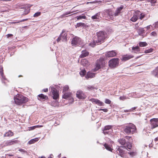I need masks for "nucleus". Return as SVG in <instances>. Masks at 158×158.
Instances as JSON below:
<instances>
[{
    "instance_id": "nucleus-8",
    "label": "nucleus",
    "mask_w": 158,
    "mask_h": 158,
    "mask_svg": "<svg viewBox=\"0 0 158 158\" xmlns=\"http://www.w3.org/2000/svg\"><path fill=\"white\" fill-rule=\"evenodd\" d=\"M76 96L77 98L80 99H84L86 97L85 94L81 90H78L77 92Z\"/></svg>"
},
{
    "instance_id": "nucleus-14",
    "label": "nucleus",
    "mask_w": 158,
    "mask_h": 158,
    "mask_svg": "<svg viewBox=\"0 0 158 158\" xmlns=\"http://www.w3.org/2000/svg\"><path fill=\"white\" fill-rule=\"evenodd\" d=\"M102 64V62L101 60H98L97 61L96 63L94 70L96 71L100 69Z\"/></svg>"
},
{
    "instance_id": "nucleus-19",
    "label": "nucleus",
    "mask_w": 158,
    "mask_h": 158,
    "mask_svg": "<svg viewBox=\"0 0 158 158\" xmlns=\"http://www.w3.org/2000/svg\"><path fill=\"white\" fill-rule=\"evenodd\" d=\"M123 6L121 5L120 7H118L117 8L115 12V16H118L119 14L121 13V11L123 9Z\"/></svg>"
},
{
    "instance_id": "nucleus-27",
    "label": "nucleus",
    "mask_w": 158,
    "mask_h": 158,
    "mask_svg": "<svg viewBox=\"0 0 158 158\" xmlns=\"http://www.w3.org/2000/svg\"><path fill=\"white\" fill-rule=\"evenodd\" d=\"M104 146L105 148L108 151L112 152L113 149L112 148L111 146L110 145H108L107 143H105Z\"/></svg>"
},
{
    "instance_id": "nucleus-10",
    "label": "nucleus",
    "mask_w": 158,
    "mask_h": 158,
    "mask_svg": "<svg viewBox=\"0 0 158 158\" xmlns=\"http://www.w3.org/2000/svg\"><path fill=\"white\" fill-rule=\"evenodd\" d=\"M90 101L93 103H94L99 106H102L104 105V103L98 99L92 98L90 99Z\"/></svg>"
},
{
    "instance_id": "nucleus-63",
    "label": "nucleus",
    "mask_w": 158,
    "mask_h": 158,
    "mask_svg": "<svg viewBox=\"0 0 158 158\" xmlns=\"http://www.w3.org/2000/svg\"><path fill=\"white\" fill-rule=\"evenodd\" d=\"M36 126V127H43V125H38Z\"/></svg>"
},
{
    "instance_id": "nucleus-34",
    "label": "nucleus",
    "mask_w": 158,
    "mask_h": 158,
    "mask_svg": "<svg viewBox=\"0 0 158 158\" xmlns=\"http://www.w3.org/2000/svg\"><path fill=\"white\" fill-rule=\"evenodd\" d=\"M24 12L22 14L23 15L27 14L30 11V9L29 7L24 9Z\"/></svg>"
},
{
    "instance_id": "nucleus-15",
    "label": "nucleus",
    "mask_w": 158,
    "mask_h": 158,
    "mask_svg": "<svg viewBox=\"0 0 158 158\" xmlns=\"http://www.w3.org/2000/svg\"><path fill=\"white\" fill-rule=\"evenodd\" d=\"M117 54V53L114 51H112L108 52L106 54V57H113L115 56Z\"/></svg>"
},
{
    "instance_id": "nucleus-40",
    "label": "nucleus",
    "mask_w": 158,
    "mask_h": 158,
    "mask_svg": "<svg viewBox=\"0 0 158 158\" xmlns=\"http://www.w3.org/2000/svg\"><path fill=\"white\" fill-rule=\"evenodd\" d=\"M148 2H150L151 5L153 6L155 5V3L156 2V0H148Z\"/></svg>"
},
{
    "instance_id": "nucleus-53",
    "label": "nucleus",
    "mask_w": 158,
    "mask_h": 158,
    "mask_svg": "<svg viewBox=\"0 0 158 158\" xmlns=\"http://www.w3.org/2000/svg\"><path fill=\"white\" fill-rule=\"evenodd\" d=\"M127 98L125 96H120L119 97L120 99L122 100H124Z\"/></svg>"
},
{
    "instance_id": "nucleus-57",
    "label": "nucleus",
    "mask_w": 158,
    "mask_h": 158,
    "mask_svg": "<svg viewBox=\"0 0 158 158\" xmlns=\"http://www.w3.org/2000/svg\"><path fill=\"white\" fill-rule=\"evenodd\" d=\"M27 19H22V20H21L20 21H19V22H15V23H19V22H23V21H27Z\"/></svg>"
},
{
    "instance_id": "nucleus-16",
    "label": "nucleus",
    "mask_w": 158,
    "mask_h": 158,
    "mask_svg": "<svg viewBox=\"0 0 158 158\" xmlns=\"http://www.w3.org/2000/svg\"><path fill=\"white\" fill-rule=\"evenodd\" d=\"M117 152L118 155L122 157H126V155L124 151L120 148H118L117 150Z\"/></svg>"
},
{
    "instance_id": "nucleus-39",
    "label": "nucleus",
    "mask_w": 158,
    "mask_h": 158,
    "mask_svg": "<svg viewBox=\"0 0 158 158\" xmlns=\"http://www.w3.org/2000/svg\"><path fill=\"white\" fill-rule=\"evenodd\" d=\"M86 73V71L85 69H82L80 72V74L81 77H83L85 74Z\"/></svg>"
},
{
    "instance_id": "nucleus-49",
    "label": "nucleus",
    "mask_w": 158,
    "mask_h": 158,
    "mask_svg": "<svg viewBox=\"0 0 158 158\" xmlns=\"http://www.w3.org/2000/svg\"><path fill=\"white\" fill-rule=\"evenodd\" d=\"M128 153L131 156L133 157L136 155V153L135 152H128Z\"/></svg>"
},
{
    "instance_id": "nucleus-41",
    "label": "nucleus",
    "mask_w": 158,
    "mask_h": 158,
    "mask_svg": "<svg viewBox=\"0 0 158 158\" xmlns=\"http://www.w3.org/2000/svg\"><path fill=\"white\" fill-rule=\"evenodd\" d=\"M87 89L89 90H92V89H97V88L96 87H94V86L89 85L87 87Z\"/></svg>"
},
{
    "instance_id": "nucleus-22",
    "label": "nucleus",
    "mask_w": 158,
    "mask_h": 158,
    "mask_svg": "<svg viewBox=\"0 0 158 158\" xmlns=\"http://www.w3.org/2000/svg\"><path fill=\"white\" fill-rule=\"evenodd\" d=\"M48 98V97L46 95H45L42 94H40L38 96V99L40 100L46 99Z\"/></svg>"
},
{
    "instance_id": "nucleus-36",
    "label": "nucleus",
    "mask_w": 158,
    "mask_h": 158,
    "mask_svg": "<svg viewBox=\"0 0 158 158\" xmlns=\"http://www.w3.org/2000/svg\"><path fill=\"white\" fill-rule=\"evenodd\" d=\"M103 131L102 133L105 135H110L111 134V132H112V130H110V131L107 130H102Z\"/></svg>"
},
{
    "instance_id": "nucleus-12",
    "label": "nucleus",
    "mask_w": 158,
    "mask_h": 158,
    "mask_svg": "<svg viewBox=\"0 0 158 158\" xmlns=\"http://www.w3.org/2000/svg\"><path fill=\"white\" fill-rule=\"evenodd\" d=\"M19 141L18 140L14 139L11 140L7 141L6 142L5 144L6 146H10L17 143Z\"/></svg>"
},
{
    "instance_id": "nucleus-29",
    "label": "nucleus",
    "mask_w": 158,
    "mask_h": 158,
    "mask_svg": "<svg viewBox=\"0 0 158 158\" xmlns=\"http://www.w3.org/2000/svg\"><path fill=\"white\" fill-rule=\"evenodd\" d=\"M39 139L38 138H36L34 139H31L28 142V144H31L34 143L35 142L37 141Z\"/></svg>"
},
{
    "instance_id": "nucleus-9",
    "label": "nucleus",
    "mask_w": 158,
    "mask_h": 158,
    "mask_svg": "<svg viewBox=\"0 0 158 158\" xmlns=\"http://www.w3.org/2000/svg\"><path fill=\"white\" fill-rule=\"evenodd\" d=\"M0 74L1 77V80L2 83H5L7 81L5 76L4 75L3 67L2 66H0Z\"/></svg>"
},
{
    "instance_id": "nucleus-30",
    "label": "nucleus",
    "mask_w": 158,
    "mask_h": 158,
    "mask_svg": "<svg viewBox=\"0 0 158 158\" xmlns=\"http://www.w3.org/2000/svg\"><path fill=\"white\" fill-rule=\"evenodd\" d=\"M118 142L122 145H124L126 144V140L125 139L122 138L118 140Z\"/></svg>"
},
{
    "instance_id": "nucleus-5",
    "label": "nucleus",
    "mask_w": 158,
    "mask_h": 158,
    "mask_svg": "<svg viewBox=\"0 0 158 158\" xmlns=\"http://www.w3.org/2000/svg\"><path fill=\"white\" fill-rule=\"evenodd\" d=\"M118 59L113 58L110 60L109 61V66L112 68H114L118 66L119 62Z\"/></svg>"
},
{
    "instance_id": "nucleus-61",
    "label": "nucleus",
    "mask_w": 158,
    "mask_h": 158,
    "mask_svg": "<svg viewBox=\"0 0 158 158\" xmlns=\"http://www.w3.org/2000/svg\"><path fill=\"white\" fill-rule=\"evenodd\" d=\"M130 111H130V109L129 110H124V112H130Z\"/></svg>"
},
{
    "instance_id": "nucleus-52",
    "label": "nucleus",
    "mask_w": 158,
    "mask_h": 158,
    "mask_svg": "<svg viewBox=\"0 0 158 158\" xmlns=\"http://www.w3.org/2000/svg\"><path fill=\"white\" fill-rule=\"evenodd\" d=\"M19 150L23 153H27V152L24 149H19Z\"/></svg>"
},
{
    "instance_id": "nucleus-21",
    "label": "nucleus",
    "mask_w": 158,
    "mask_h": 158,
    "mask_svg": "<svg viewBox=\"0 0 158 158\" xmlns=\"http://www.w3.org/2000/svg\"><path fill=\"white\" fill-rule=\"evenodd\" d=\"M89 52L86 50H83L81 52V54L80 56L81 58H83L88 55Z\"/></svg>"
},
{
    "instance_id": "nucleus-43",
    "label": "nucleus",
    "mask_w": 158,
    "mask_h": 158,
    "mask_svg": "<svg viewBox=\"0 0 158 158\" xmlns=\"http://www.w3.org/2000/svg\"><path fill=\"white\" fill-rule=\"evenodd\" d=\"M153 26H154V27H152V30H154L155 29L158 28V21L153 24Z\"/></svg>"
},
{
    "instance_id": "nucleus-28",
    "label": "nucleus",
    "mask_w": 158,
    "mask_h": 158,
    "mask_svg": "<svg viewBox=\"0 0 158 158\" xmlns=\"http://www.w3.org/2000/svg\"><path fill=\"white\" fill-rule=\"evenodd\" d=\"M137 32L139 35L143 36V33H144V28H139Z\"/></svg>"
},
{
    "instance_id": "nucleus-62",
    "label": "nucleus",
    "mask_w": 158,
    "mask_h": 158,
    "mask_svg": "<svg viewBox=\"0 0 158 158\" xmlns=\"http://www.w3.org/2000/svg\"><path fill=\"white\" fill-rule=\"evenodd\" d=\"M12 35V34H8L7 35V37L8 38L10 36H11Z\"/></svg>"
},
{
    "instance_id": "nucleus-60",
    "label": "nucleus",
    "mask_w": 158,
    "mask_h": 158,
    "mask_svg": "<svg viewBox=\"0 0 158 158\" xmlns=\"http://www.w3.org/2000/svg\"><path fill=\"white\" fill-rule=\"evenodd\" d=\"M154 141H155V142L158 141V136L156 138H155L154 139Z\"/></svg>"
},
{
    "instance_id": "nucleus-3",
    "label": "nucleus",
    "mask_w": 158,
    "mask_h": 158,
    "mask_svg": "<svg viewBox=\"0 0 158 158\" xmlns=\"http://www.w3.org/2000/svg\"><path fill=\"white\" fill-rule=\"evenodd\" d=\"M136 130V128L135 126L131 123L125 127L123 129L124 132L127 135H129L131 133L133 134L135 132Z\"/></svg>"
},
{
    "instance_id": "nucleus-26",
    "label": "nucleus",
    "mask_w": 158,
    "mask_h": 158,
    "mask_svg": "<svg viewBox=\"0 0 158 158\" xmlns=\"http://www.w3.org/2000/svg\"><path fill=\"white\" fill-rule=\"evenodd\" d=\"M132 50L133 51L132 52L136 53L140 51L139 48L138 46H133L132 47Z\"/></svg>"
},
{
    "instance_id": "nucleus-32",
    "label": "nucleus",
    "mask_w": 158,
    "mask_h": 158,
    "mask_svg": "<svg viewBox=\"0 0 158 158\" xmlns=\"http://www.w3.org/2000/svg\"><path fill=\"white\" fill-rule=\"evenodd\" d=\"M14 134L10 131H9L8 132L6 133L4 135V136H11L13 135Z\"/></svg>"
},
{
    "instance_id": "nucleus-54",
    "label": "nucleus",
    "mask_w": 158,
    "mask_h": 158,
    "mask_svg": "<svg viewBox=\"0 0 158 158\" xmlns=\"http://www.w3.org/2000/svg\"><path fill=\"white\" fill-rule=\"evenodd\" d=\"M151 27H152V26L151 25H149L148 26L146 27H145L144 28L146 29L147 30H148L149 29H150Z\"/></svg>"
},
{
    "instance_id": "nucleus-58",
    "label": "nucleus",
    "mask_w": 158,
    "mask_h": 158,
    "mask_svg": "<svg viewBox=\"0 0 158 158\" xmlns=\"http://www.w3.org/2000/svg\"><path fill=\"white\" fill-rule=\"evenodd\" d=\"M137 107H134L133 108H131V109H130V111H133L134 110H135L136 109Z\"/></svg>"
},
{
    "instance_id": "nucleus-46",
    "label": "nucleus",
    "mask_w": 158,
    "mask_h": 158,
    "mask_svg": "<svg viewBox=\"0 0 158 158\" xmlns=\"http://www.w3.org/2000/svg\"><path fill=\"white\" fill-rule=\"evenodd\" d=\"M139 19H142L145 16V15L143 13H140L139 12Z\"/></svg>"
},
{
    "instance_id": "nucleus-24",
    "label": "nucleus",
    "mask_w": 158,
    "mask_h": 158,
    "mask_svg": "<svg viewBox=\"0 0 158 158\" xmlns=\"http://www.w3.org/2000/svg\"><path fill=\"white\" fill-rule=\"evenodd\" d=\"M152 74L154 76L158 78V66L152 71Z\"/></svg>"
},
{
    "instance_id": "nucleus-31",
    "label": "nucleus",
    "mask_w": 158,
    "mask_h": 158,
    "mask_svg": "<svg viewBox=\"0 0 158 158\" xmlns=\"http://www.w3.org/2000/svg\"><path fill=\"white\" fill-rule=\"evenodd\" d=\"M76 18L77 19V20H79L81 19H85L86 17L84 14H82L76 17Z\"/></svg>"
},
{
    "instance_id": "nucleus-35",
    "label": "nucleus",
    "mask_w": 158,
    "mask_h": 158,
    "mask_svg": "<svg viewBox=\"0 0 158 158\" xmlns=\"http://www.w3.org/2000/svg\"><path fill=\"white\" fill-rule=\"evenodd\" d=\"M99 14L98 13L96 14L95 15L91 17V18L93 20L99 19Z\"/></svg>"
},
{
    "instance_id": "nucleus-11",
    "label": "nucleus",
    "mask_w": 158,
    "mask_h": 158,
    "mask_svg": "<svg viewBox=\"0 0 158 158\" xmlns=\"http://www.w3.org/2000/svg\"><path fill=\"white\" fill-rule=\"evenodd\" d=\"M105 14L108 15L110 18L115 16V13L113 12L111 9H107L105 10Z\"/></svg>"
},
{
    "instance_id": "nucleus-7",
    "label": "nucleus",
    "mask_w": 158,
    "mask_h": 158,
    "mask_svg": "<svg viewBox=\"0 0 158 158\" xmlns=\"http://www.w3.org/2000/svg\"><path fill=\"white\" fill-rule=\"evenodd\" d=\"M152 128H154L158 126V118H153L150 120Z\"/></svg>"
},
{
    "instance_id": "nucleus-33",
    "label": "nucleus",
    "mask_w": 158,
    "mask_h": 158,
    "mask_svg": "<svg viewBox=\"0 0 158 158\" xmlns=\"http://www.w3.org/2000/svg\"><path fill=\"white\" fill-rule=\"evenodd\" d=\"M132 146L131 144L129 142H127L126 146H123L122 147L125 148L126 149H131V148Z\"/></svg>"
},
{
    "instance_id": "nucleus-44",
    "label": "nucleus",
    "mask_w": 158,
    "mask_h": 158,
    "mask_svg": "<svg viewBox=\"0 0 158 158\" xmlns=\"http://www.w3.org/2000/svg\"><path fill=\"white\" fill-rule=\"evenodd\" d=\"M153 49L151 48L149 49L146 50L145 51V53H150L152 52H153Z\"/></svg>"
},
{
    "instance_id": "nucleus-37",
    "label": "nucleus",
    "mask_w": 158,
    "mask_h": 158,
    "mask_svg": "<svg viewBox=\"0 0 158 158\" xmlns=\"http://www.w3.org/2000/svg\"><path fill=\"white\" fill-rule=\"evenodd\" d=\"M112 127V126L111 125H107L105 126L104 128L103 129L104 130L110 131V130H112L111 129Z\"/></svg>"
},
{
    "instance_id": "nucleus-25",
    "label": "nucleus",
    "mask_w": 158,
    "mask_h": 158,
    "mask_svg": "<svg viewBox=\"0 0 158 158\" xmlns=\"http://www.w3.org/2000/svg\"><path fill=\"white\" fill-rule=\"evenodd\" d=\"M95 76V73L89 72H88L86 75L85 76V77L86 78H93Z\"/></svg>"
},
{
    "instance_id": "nucleus-1",
    "label": "nucleus",
    "mask_w": 158,
    "mask_h": 158,
    "mask_svg": "<svg viewBox=\"0 0 158 158\" xmlns=\"http://www.w3.org/2000/svg\"><path fill=\"white\" fill-rule=\"evenodd\" d=\"M97 35L98 38L96 42L94 41L93 43L89 44V45L93 47L96 45V43L98 44L103 42L105 39L107 37V34L106 33L103 31H99L98 32Z\"/></svg>"
},
{
    "instance_id": "nucleus-47",
    "label": "nucleus",
    "mask_w": 158,
    "mask_h": 158,
    "mask_svg": "<svg viewBox=\"0 0 158 158\" xmlns=\"http://www.w3.org/2000/svg\"><path fill=\"white\" fill-rule=\"evenodd\" d=\"M84 23H77L76 25V28H77L78 27H79L81 26H82L84 25Z\"/></svg>"
},
{
    "instance_id": "nucleus-23",
    "label": "nucleus",
    "mask_w": 158,
    "mask_h": 158,
    "mask_svg": "<svg viewBox=\"0 0 158 158\" xmlns=\"http://www.w3.org/2000/svg\"><path fill=\"white\" fill-rule=\"evenodd\" d=\"M81 63L84 66L87 67L89 65V62L86 59L82 60L81 61Z\"/></svg>"
},
{
    "instance_id": "nucleus-2",
    "label": "nucleus",
    "mask_w": 158,
    "mask_h": 158,
    "mask_svg": "<svg viewBox=\"0 0 158 158\" xmlns=\"http://www.w3.org/2000/svg\"><path fill=\"white\" fill-rule=\"evenodd\" d=\"M14 100L17 105H20L27 102L28 99L21 94H18L14 97Z\"/></svg>"
},
{
    "instance_id": "nucleus-13",
    "label": "nucleus",
    "mask_w": 158,
    "mask_h": 158,
    "mask_svg": "<svg viewBox=\"0 0 158 158\" xmlns=\"http://www.w3.org/2000/svg\"><path fill=\"white\" fill-rule=\"evenodd\" d=\"M63 32L61 34L60 36L59 37L57 40V42H59L60 40H62V41H66L67 40L66 36L67 35L66 33H64V34Z\"/></svg>"
},
{
    "instance_id": "nucleus-51",
    "label": "nucleus",
    "mask_w": 158,
    "mask_h": 158,
    "mask_svg": "<svg viewBox=\"0 0 158 158\" xmlns=\"http://www.w3.org/2000/svg\"><path fill=\"white\" fill-rule=\"evenodd\" d=\"M105 102L107 104H110L111 103V101L108 99H105Z\"/></svg>"
},
{
    "instance_id": "nucleus-64",
    "label": "nucleus",
    "mask_w": 158,
    "mask_h": 158,
    "mask_svg": "<svg viewBox=\"0 0 158 158\" xmlns=\"http://www.w3.org/2000/svg\"><path fill=\"white\" fill-rule=\"evenodd\" d=\"M52 156H53L52 154H51L50 156H49L48 158H52Z\"/></svg>"
},
{
    "instance_id": "nucleus-4",
    "label": "nucleus",
    "mask_w": 158,
    "mask_h": 158,
    "mask_svg": "<svg viewBox=\"0 0 158 158\" xmlns=\"http://www.w3.org/2000/svg\"><path fill=\"white\" fill-rule=\"evenodd\" d=\"M58 86L56 85H52L49 88V90L51 91L53 95V98L54 99H57L59 97V92L57 89H58Z\"/></svg>"
},
{
    "instance_id": "nucleus-6",
    "label": "nucleus",
    "mask_w": 158,
    "mask_h": 158,
    "mask_svg": "<svg viewBox=\"0 0 158 158\" xmlns=\"http://www.w3.org/2000/svg\"><path fill=\"white\" fill-rule=\"evenodd\" d=\"M72 44L74 46L81 45V39L78 37H75L73 38L71 41Z\"/></svg>"
},
{
    "instance_id": "nucleus-42",
    "label": "nucleus",
    "mask_w": 158,
    "mask_h": 158,
    "mask_svg": "<svg viewBox=\"0 0 158 158\" xmlns=\"http://www.w3.org/2000/svg\"><path fill=\"white\" fill-rule=\"evenodd\" d=\"M72 12H71L70 11H69V12H66L65 13H64L63 15H60V18H63V17H66V15H69V14H70Z\"/></svg>"
},
{
    "instance_id": "nucleus-17",
    "label": "nucleus",
    "mask_w": 158,
    "mask_h": 158,
    "mask_svg": "<svg viewBox=\"0 0 158 158\" xmlns=\"http://www.w3.org/2000/svg\"><path fill=\"white\" fill-rule=\"evenodd\" d=\"M63 95V98L64 99H71L73 100V99L72 97V95L71 93H66L64 92Z\"/></svg>"
},
{
    "instance_id": "nucleus-45",
    "label": "nucleus",
    "mask_w": 158,
    "mask_h": 158,
    "mask_svg": "<svg viewBox=\"0 0 158 158\" xmlns=\"http://www.w3.org/2000/svg\"><path fill=\"white\" fill-rule=\"evenodd\" d=\"M69 89V86L67 85H65L64 87L63 93L66 92Z\"/></svg>"
},
{
    "instance_id": "nucleus-48",
    "label": "nucleus",
    "mask_w": 158,
    "mask_h": 158,
    "mask_svg": "<svg viewBox=\"0 0 158 158\" xmlns=\"http://www.w3.org/2000/svg\"><path fill=\"white\" fill-rule=\"evenodd\" d=\"M41 12H38L36 13H35L33 16L34 17H38L40 15H41Z\"/></svg>"
},
{
    "instance_id": "nucleus-50",
    "label": "nucleus",
    "mask_w": 158,
    "mask_h": 158,
    "mask_svg": "<svg viewBox=\"0 0 158 158\" xmlns=\"http://www.w3.org/2000/svg\"><path fill=\"white\" fill-rule=\"evenodd\" d=\"M150 35L154 37L157 36V33L155 31H153L150 33Z\"/></svg>"
},
{
    "instance_id": "nucleus-59",
    "label": "nucleus",
    "mask_w": 158,
    "mask_h": 158,
    "mask_svg": "<svg viewBox=\"0 0 158 158\" xmlns=\"http://www.w3.org/2000/svg\"><path fill=\"white\" fill-rule=\"evenodd\" d=\"M43 91L45 92H47L48 91V88L44 89L43 90Z\"/></svg>"
},
{
    "instance_id": "nucleus-38",
    "label": "nucleus",
    "mask_w": 158,
    "mask_h": 158,
    "mask_svg": "<svg viewBox=\"0 0 158 158\" xmlns=\"http://www.w3.org/2000/svg\"><path fill=\"white\" fill-rule=\"evenodd\" d=\"M139 46L141 47L146 46L147 45L146 42H140L139 44Z\"/></svg>"
},
{
    "instance_id": "nucleus-56",
    "label": "nucleus",
    "mask_w": 158,
    "mask_h": 158,
    "mask_svg": "<svg viewBox=\"0 0 158 158\" xmlns=\"http://www.w3.org/2000/svg\"><path fill=\"white\" fill-rule=\"evenodd\" d=\"M36 127V126L31 127H30V129L29 130H33V129H35V128Z\"/></svg>"
},
{
    "instance_id": "nucleus-55",
    "label": "nucleus",
    "mask_w": 158,
    "mask_h": 158,
    "mask_svg": "<svg viewBox=\"0 0 158 158\" xmlns=\"http://www.w3.org/2000/svg\"><path fill=\"white\" fill-rule=\"evenodd\" d=\"M98 110L99 111L102 110L104 112H107L108 111V110L107 109H100Z\"/></svg>"
},
{
    "instance_id": "nucleus-18",
    "label": "nucleus",
    "mask_w": 158,
    "mask_h": 158,
    "mask_svg": "<svg viewBox=\"0 0 158 158\" xmlns=\"http://www.w3.org/2000/svg\"><path fill=\"white\" fill-rule=\"evenodd\" d=\"M139 12H135L131 19V20L133 22H135L139 19Z\"/></svg>"
},
{
    "instance_id": "nucleus-20",
    "label": "nucleus",
    "mask_w": 158,
    "mask_h": 158,
    "mask_svg": "<svg viewBox=\"0 0 158 158\" xmlns=\"http://www.w3.org/2000/svg\"><path fill=\"white\" fill-rule=\"evenodd\" d=\"M133 57L134 56L131 55L127 54L123 56L122 60L123 61H126L133 58Z\"/></svg>"
}]
</instances>
